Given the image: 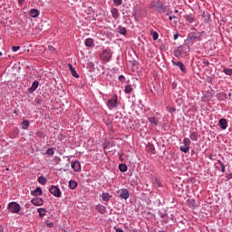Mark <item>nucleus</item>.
<instances>
[{
  "label": "nucleus",
  "mask_w": 232,
  "mask_h": 232,
  "mask_svg": "<svg viewBox=\"0 0 232 232\" xmlns=\"http://www.w3.org/2000/svg\"><path fill=\"white\" fill-rule=\"evenodd\" d=\"M169 111L170 113H173V112L177 111V109H175V108H173V107H170V108H169Z\"/></svg>",
  "instance_id": "obj_41"
},
{
  "label": "nucleus",
  "mask_w": 232,
  "mask_h": 232,
  "mask_svg": "<svg viewBox=\"0 0 232 232\" xmlns=\"http://www.w3.org/2000/svg\"><path fill=\"white\" fill-rule=\"evenodd\" d=\"M38 182L39 184H42V186H44V184L48 182V179L45 177L42 176L38 178Z\"/></svg>",
  "instance_id": "obj_23"
},
{
  "label": "nucleus",
  "mask_w": 232,
  "mask_h": 232,
  "mask_svg": "<svg viewBox=\"0 0 232 232\" xmlns=\"http://www.w3.org/2000/svg\"><path fill=\"white\" fill-rule=\"evenodd\" d=\"M190 139H191V140H198V135L196 132H192L190 134Z\"/></svg>",
  "instance_id": "obj_33"
},
{
  "label": "nucleus",
  "mask_w": 232,
  "mask_h": 232,
  "mask_svg": "<svg viewBox=\"0 0 232 232\" xmlns=\"http://www.w3.org/2000/svg\"><path fill=\"white\" fill-rule=\"evenodd\" d=\"M119 169L122 173H125V171H128V166L126 164L121 163L119 165Z\"/></svg>",
  "instance_id": "obj_22"
},
{
  "label": "nucleus",
  "mask_w": 232,
  "mask_h": 232,
  "mask_svg": "<svg viewBox=\"0 0 232 232\" xmlns=\"http://www.w3.org/2000/svg\"><path fill=\"white\" fill-rule=\"evenodd\" d=\"M19 3H23V0H19Z\"/></svg>",
  "instance_id": "obj_57"
},
{
  "label": "nucleus",
  "mask_w": 232,
  "mask_h": 232,
  "mask_svg": "<svg viewBox=\"0 0 232 232\" xmlns=\"http://www.w3.org/2000/svg\"><path fill=\"white\" fill-rule=\"evenodd\" d=\"M85 46H88V47L93 46V39H92V38H87V39L85 40Z\"/></svg>",
  "instance_id": "obj_27"
},
{
  "label": "nucleus",
  "mask_w": 232,
  "mask_h": 232,
  "mask_svg": "<svg viewBox=\"0 0 232 232\" xmlns=\"http://www.w3.org/2000/svg\"><path fill=\"white\" fill-rule=\"evenodd\" d=\"M126 78L124 77V75H120L119 76V81H124Z\"/></svg>",
  "instance_id": "obj_44"
},
{
  "label": "nucleus",
  "mask_w": 232,
  "mask_h": 232,
  "mask_svg": "<svg viewBox=\"0 0 232 232\" xmlns=\"http://www.w3.org/2000/svg\"><path fill=\"white\" fill-rule=\"evenodd\" d=\"M151 35H152V39H153L154 41H157V39H159V33H157V32H152V33H151Z\"/></svg>",
  "instance_id": "obj_35"
},
{
  "label": "nucleus",
  "mask_w": 232,
  "mask_h": 232,
  "mask_svg": "<svg viewBox=\"0 0 232 232\" xmlns=\"http://www.w3.org/2000/svg\"><path fill=\"white\" fill-rule=\"evenodd\" d=\"M48 48H49V51H50V52H56L55 47H53V46H52V45H49Z\"/></svg>",
  "instance_id": "obj_39"
},
{
  "label": "nucleus",
  "mask_w": 232,
  "mask_h": 232,
  "mask_svg": "<svg viewBox=\"0 0 232 232\" xmlns=\"http://www.w3.org/2000/svg\"><path fill=\"white\" fill-rule=\"evenodd\" d=\"M3 231H4L3 226H0V232H3Z\"/></svg>",
  "instance_id": "obj_52"
},
{
  "label": "nucleus",
  "mask_w": 232,
  "mask_h": 232,
  "mask_svg": "<svg viewBox=\"0 0 232 232\" xmlns=\"http://www.w3.org/2000/svg\"><path fill=\"white\" fill-rule=\"evenodd\" d=\"M47 226H48L49 227H53V223H49V224H47Z\"/></svg>",
  "instance_id": "obj_48"
},
{
  "label": "nucleus",
  "mask_w": 232,
  "mask_h": 232,
  "mask_svg": "<svg viewBox=\"0 0 232 232\" xmlns=\"http://www.w3.org/2000/svg\"><path fill=\"white\" fill-rule=\"evenodd\" d=\"M206 15V12H203V16H205Z\"/></svg>",
  "instance_id": "obj_54"
},
{
  "label": "nucleus",
  "mask_w": 232,
  "mask_h": 232,
  "mask_svg": "<svg viewBox=\"0 0 232 232\" xmlns=\"http://www.w3.org/2000/svg\"><path fill=\"white\" fill-rule=\"evenodd\" d=\"M188 206H193L195 204V200L191 199L188 201Z\"/></svg>",
  "instance_id": "obj_42"
},
{
  "label": "nucleus",
  "mask_w": 232,
  "mask_h": 232,
  "mask_svg": "<svg viewBox=\"0 0 232 232\" xmlns=\"http://www.w3.org/2000/svg\"><path fill=\"white\" fill-rule=\"evenodd\" d=\"M223 72L226 73V75H232V69H224Z\"/></svg>",
  "instance_id": "obj_36"
},
{
  "label": "nucleus",
  "mask_w": 232,
  "mask_h": 232,
  "mask_svg": "<svg viewBox=\"0 0 232 232\" xmlns=\"http://www.w3.org/2000/svg\"><path fill=\"white\" fill-rule=\"evenodd\" d=\"M68 68H69L72 77L79 79V74L77 73V71H75V68H73V65H72V63L68 64Z\"/></svg>",
  "instance_id": "obj_11"
},
{
  "label": "nucleus",
  "mask_w": 232,
  "mask_h": 232,
  "mask_svg": "<svg viewBox=\"0 0 232 232\" xmlns=\"http://www.w3.org/2000/svg\"><path fill=\"white\" fill-rule=\"evenodd\" d=\"M116 232H124V230H122L121 228H116Z\"/></svg>",
  "instance_id": "obj_49"
},
{
  "label": "nucleus",
  "mask_w": 232,
  "mask_h": 232,
  "mask_svg": "<svg viewBox=\"0 0 232 232\" xmlns=\"http://www.w3.org/2000/svg\"><path fill=\"white\" fill-rule=\"evenodd\" d=\"M29 14L31 17H39V10L37 9H31Z\"/></svg>",
  "instance_id": "obj_19"
},
{
  "label": "nucleus",
  "mask_w": 232,
  "mask_h": 232,
  "mask_svg": "<svg viewBox=\"0 0 232 232\" xmlns=\"http://www.w3.org/2000/svg\"><path fill=\"white\" fill-rule=\"evenodd\" d=\"M37 211L40 218H43L46 215V208H38Z\"/></svg>",
  "instance_id": "obj_24"
},
{
  "label": "nucleus",
  "mask_w": 232,
  "mask_h": 232,
  "mask_svg": "<svg viewBox=\"0 0 232 232\" xmlns=\"http://www.w3.org/2000/svg\"><path fill=\"white\" fill-rule=\"evenodd\" d=\"M53 148H50L46 150L45 155H49V157H53Z\"/></svg>",
  "instance_id": "obj_31"
},
{
  "label": "nucleus",
  "mask_w": 232,
  "mask_h": 232,
  "mask_svg": "<svg viewBox=\"0 0 232 232\" xmlns=\"http://www.w3.org/2000/svg\"><path fill=\"white\" fill-rule=\"evenodd\" d=\"M186 20L188 21V23H193L194 19L191 15H187Z\"/></svg>",
  "instance_id": "obj_37"
},
{
  "label": "nucleus",
  "mask_w": 232,
  "mask_h": 232,
  "mask_svg": "<svg viewBox=\"0 0 232 232\" xmlns=\"http://www.w3.org/2000/svg\"><path fill=\"white\" fill-rule=\"evenodd\" d=\"M72 169H74V171H81V162L78 160L72 162L71 164Z\"/></svg>",
  "instance_id": "obj_13"
},
{
  "label": "nucleus",
  "mask_w": 232,
  "mask_h": 232,
  "mask_svg": "<svg viewBox=\"0 0 232 232\" xmlns=\"http://www.w3.org/2000/svg\"><path fill=\"white\" fill-rule=\"evenodd\" d=\"M29 126H30V121L28 120H25L22 122L23 130H28Z\"/></svg>",
  "instance_id": "obj_25"
},
{
  "label": "nucleus",
  "mask_w": 232,
  "mask_h": 232,
  "mask_svg": "<svg viewBox=\"0 0 232 232\" xmlns=\"http://www.w3.org/2000/svg\"><path fill=\"white\" fill-rule=\"evenodd\" d=\"M149 122H150V124H154V126H157L159 124V120H157V118L155 117H150L148 119Z\"/></svg>",
  "instance_id": "obj_21"
},
{
  "label": "nucleus",
  "mask_w": 232,
  "mask_h": 232,
  "mask_svg": "<svg viewBox=\"0 0 232 232\" xmlns=\"http://www.w3.org/2000/svg\"><path fill=\"white\" fill-rule=\"evenodd\" d=\"M218 164H219V166L221 168L222 173H226V166L220 160H218Z\"/></svg>",
  "instance_id": "obj_34"
},
{
  "label": "nucleus",
  "mask_w": 232,
  "mask_h": 232,
  "mask_svg": "<svg viewBox=\"0 0 232 232\" xmlns=\"http://www.w3.org/2000/svg\"><path fill=\"white\" fill-rule=\"evenodd\" d=\"M189 53V45L184 44L174 51L175 57L178 59H184V57H188V53Z\"/></svg>",
  "instance_id": "obj_2"
},
{
  "label": "nucleus",
  "mask_w": 232,
  "mask_h": 232,
  "mask_svg": "<svg viewBox=\"0 0 232 232\" xmlns=\"http://www.w3.org/2000/svg\"><path fill=\"white\" fill-rule=\"evenodd\" d=\"M203 66H209V62L208 61H204L203 62Z\"/></svg>",
  "instance_id": "obj_43"
},
{
  "label": "nucleus",
  "mask_w": 232,
  "mask_h": 232,
  "mask_svg": "<svg viewBox=\"0 0 232 232\" xmlns=\"http://www.w3.org/2000/svg\"><path fill=\"white\" fill-rule=\"evenodd\" d=\"M158 185L160 186H160H162V185H160V183H158Z\"/></svg>",
  "instance_id": "obj_58"
},
{
  "label": "nucleus",
  "mask_w": 232,
  "mask_h": 232,
  "mask_svg": "<svg viewBox=\"0 0 232 232\" xmlns=\"http://www.w3.org/2000/svg\"><path fill=\"white\" fill-rule=\"evenodd\" d=\"M169 21H172L173 19H175V15L169 16Z\"/></svg>",
  "instance_id": "obj_47"
},
{
  "label": "nucleus",
  "mask_w": 232,
  "mask_h": 232,
  "mask_svg": "<svg viewBox=\"0 0 232 232\" xmlns=\"http://www.w3.org/2000/svg\"><path fill=\"white\" fill-rule=\"evenodd\" d=\"M38 104H41L43 102V100H37L36 102Z\"/></svg>",
  "instance_id": "obj_50"
},
{
  "label": "nucleus",
  "mask_w": 232,
  "mask_h": 232,
  "mask_svg": "<svg viewBox=\"0 0 232 232\" xmlns=\"http://www.w3.org/2000/svg\"><path fill=\"white\" fill-rule=\"evenodd\" d=\"M197 39H198V41H201L202 33H198L197 30H194L188 34L187 43H195Z\"/></svg>",
  "instance_id": "obj_3"
},
{
  "label": "nucleus",
  "mask_w": 232,
  "mask_h": 232,
  "mask_svg": "<svg viewBox=\"0 0 232 232\" xmlns=\"http://www.w3.org/2000/svg\"><path fill=\"white\" fill-rule=\"evenodd\" d=\"M108 104H109V108H117L118 106L117 96H115V98L109 100Z\"/></svg>",
  "instance_id": "obj_12"
},
{
  "label": "nucleus",
  "mask_w": 232,
  "mask_h": 232,
  "mask_svg": "<svg viewBox=\"0 0 232 232\" xmlns=\"http://www.w3.org/2000/svg\"><path fill=\"white\" fill-rule=\"evenodd\" d=\"M0 209H1V206H0Z\"/></svg>",
  "instance_id": "obj_62"
},
{
  "label": "nucleus",
  "mask_w": 232,
  "mask_h": 232,
  "mask_svg": "<svg viewBox=\"0 0 232 232\" xmlns=\"http://www.w3.org/2000/svg\"><path fill=\"white\" fill-rule=\"evenodd\" d=\"M152 8H155L157 12L160 14H164L165 15H169L171 14V11H169V8H168L167 5H164V4L161 1H153L151 3Z\"/></svg>",
  "instance_id": "obj_1"
},
{
  "label": "nucleus",
  "mask_w": 232,
  "mask_h": 232,
  "mask_svg": "<svg viewBox=\"0 0 232 232\" xmlns=\"http://www.w3.org/2000/svg\"><path fill=\"white\" fill-rule=\"evenodd\" d=\"M120 198L128 200V198H130V191L126 188L121 189V194H120Z\"/></svg>",
  "instance_id": "obj_8"
},
{
  "label": "nucleus",
  "mask_w": 232,
  "mask_h": 232,
  "mask_svg": "<svg viewBox=\"0 0 232 232\" xmlns=\"http://www.w3.org/2000/svg\"><path fill=\"white\" fill-rule=\"evenodd\" d=\"M118 32H119V34H121V35H126V29H125V27H121V26H120L119 28H118Z\"/></svg>",
  "instance_id": "obj_29"
},
{
  "label": "nucleus",
  "mask_w": 232,
  "mask_h": 232,
  "mask_svg": "<svg viewBox=\"0 0 232 232\" xmlns=\"http://www.w3.org/2000/svg\"><path fill=\"white\" fill-rule=\"evenodd\" d=\"M146 150L149 153H152V154H155V146H153V144L151 143H149L147 146H146Z\"/></svg>",
  "instance_id": "obj_16"
},
{
  "label": "nucleus",
  "mask_w": 232,
  "mask_h": 232,
  "mask_svg": "<svg viewBox=\"0 0 232 232\" xmlns=\"http://www.w3.org/2000/svg\"><path fill=\"white\" fill-rule=\"evenodd\" d=\"M49 192L53 195V197H57L58 198H61V189L59 188V187L57 186H51V188H49Z\"/></svg>",
  "instance_id": "obj_5"
},
{
  "label": "nucleus",
  "mask_w": 232,
  "mask_h": 232,
  "mask_svg": "<svg viewBox=\"0 0 232 232\" xmlns=\"http://www.w3.org/2000/svg\"><path fill=\"white\" fill-rule=\"evenodd\" d=\"M218 124L221 127V130H226L227 128V120L221 119V120H219Z\"/></svg>",
  "instance_id": "obj_14"
},
{
  "label": "nucleus",
  "mask_w": 232,
  "mask_h": 232,
  "mask_svg": "<svg viewBox=\"0 0 232 232\" xmlns=\"http://www.w3.org/2000/svg\"><path fill=\"white\" fill-rule=\"evenodd\" d=\"M180 151H182L183 153H188L189 151V147L184 145V146H181L179 148Z\"/></svg>",
  "instance_id": "obj_28"
},
{
  "label": "nucleus",
  "mask_w": 232,
  "mask_h": 232,
  "mask_svg": "<svg viewBox=\"0 0 232 232\" xmlns=\"http://www.w3.org/2000/svg\"><path fill=\"white\" fill-rule=\"evenodd\" d=\"M19 3H23V0H19Z\"/></svg>",
  "instance_id": "obj_56"
},
{
  "label": "nucleus",
  "mask_w": 232,
  "mask_h": 232,
  "mask_svg": "<svg viewBox=\"0 0 232 232\" xmlns=\"http://www.w3.org/2000/svg\"><path fill=\"white\" fill-rule=\"evenodd\" d=\"M20 48H21V46H13V47H12V50H13L14 52H17V50H20Z\"/></svg>",
  "instance_id": "obj_40"
},
{
  "label": "nucleus",
  "mask_w": 232,
  "mask_h": 232,
  "mask_svg": "<svg viewBox=\"0 0 232 232\" xmlns=\"http://www.w3.org/2000/svg\"><path fill=\"white\" fill-rule=\"evenodd\" d=\"M183 144H184V146L189 147L191 144V140H189V138H185L183 140Z\"/></svg>",
  "instance_id": "obj_32"
},
{
  "label": "nucleus",
  "mask_w": 232,
  "mask_h": 232,
  "mask_svg": "<svg viewBox=\"0 0 232 232\" xmlns=\"http://www.w3.org/2000/svg\"><path fill=\"white\" fill-rule=\"evenodd\" d=\"M8 209L11 213H19L21 211V205L17 202H11L8 204Z\"/></svg>",
  "instance_id": "obj_4"
},
{
  "label": "nucleus",
  "mask_w": 232,
  "mask_h": 232,
  "mask_svg": "<svg viewBox=\"0 0 232 232\" xmlns=\"http://www.w3.org/2000/svg\"><path fill=\"white\" fill-rule=\"evenodd\" d=\"M69 188L70 189H76L77 188V183L75 180H70L69 181Z\"/></svg>",
  "instance_id": "obj_26"
},
{
  "label": "nucleus",
  "mask_w": 232,
  "mask_h": 232,
  "mask_svg": "<svg viewBox=\"0 0 232 232\" xmlns=\"http://www.w3.org/2000/svg\"><path fill=\"white\" fill-rule=\"evenodd\" d=\"M111 12L113 19H119V9L112 8Z\"/></svg>",
  "instance_id": "obj_18"
},
{
  "label": "nucleus",
  "mask_w": 232,
  "mask_h": 232,
  "mask_svg": "<svg viewBox=\"0 0 232 232\" xmlns=\"http://www.w3.org/2000/svg\"><path fill=\"white\" fill-rule=\"evenodd\" d=\"M0 55H3V53L0 52Z\"/></svg>",
  "instance_id": "obj_61"
},
{
  "label": "nucleus",
  "mask_w": 232,
  "mask_h": 232,
  "mask_svg": "<svg viewBox=\"0 0 232 232\" xmlns=\"http://www.w3.org/2000/svg\"><path fill=\"white\" fill-rule=\"evenodd\" d=\"M173 88H175L177 86V84H175V82L172 83Z\"/></svg>",
  "instance_id": "obj_53"
},
{
  "label": "nucleus",
  "mask_w": 232,
  "mask_h": 232,
  "mask_svg": "<svg viewBox=\"0 0 232 232\" xmlns=\"http://www.w3.org/2000/svg\"><path fill=\"white\" fill-rule=\"evenodd\" d=\"M114 5L121 6V5H122V0H114Z\"/></svg>",
  "instance_id": "obj_38"
},
{
  "label": "nucleus",
  "mask_w": 232,
  "mask_h": 232,
  "mask_svg": "<svg viewBox=\"0 0 232 232\" xmlns=\"http://www.w3.org/2000/svg\"><path fill=\"white\" fill-rule=\"evenodd\" d=\"M39 88V81H34L32 86L28 89V93H34Z\"/></svg>",
  "instance_id": "obj_9"
},
{
  "label": "nucleus",
  "mask_w": 232,
  "mask_h": 232,
  "mask_svg": "<svg viewBox=\"0 0 232 232\" xmlns=\"http://www.w3.org/2000/svg\"><path fill=\"white\" fill-rule=\"evenodd\" d=\"M31 202L34 206H43L44 204V201L41 198H33Z\"/></svg>",
  "instance_id": "obj_10"
},
{
  "label": "nucleus",
  "mask_w": 232,
  "mask_h": 232,
  "mask_svg": "<svg viewBox=\"0 0 232 232\" xmlns=\"http://www.w3.org/2000/svg\"><path fill=\"white\" fill-rule=\"evenodd\" d=\"M107 126H111V123H108Z\"/></svg>",
  "instance_id": "obj_59"
},
{
  "label": "nucleus",
  "mask_w": 232,
  "mask_h": 232,
  "mask_svg": "<svg viewBox=\"0 0 232 232\" xmlns=\"http://www.w3.org/2000/svg\"><path fill=\"white\" fill-rule=\"evenodd\" d=\"M228 97H231V92L228 93Z\"/></svg>",
  "instance_id": "obj_55"
},
{
  "label": "nucleus",
  "mask_w": 232,
  "mask_h": 232,
  "mask_svg": "<svg viewBox=\"0 0 232 232\" xmlns=\"http://www.w3.org/2000/svg\"><path fill=\"white\" fill-rule=\"evenodd\" d=\"M205 23H209V15L208 14H207V17L205 18Z\"/></svg>",
  "instance_id": "obj_45"
},
{
  "label": "nucleus",
  "mask_w": 232,
  "mask_h": 232,
  "mask_svg": "<svg viewBox=\"0 0 232 232\" xmlns=\"http://www.w3.org/2000/svg\"><path fill=\"white\" fill-rule=\"evenodd\" d=\"M179 34H174V40L175 41H177V39H179Z\"/></svg>",
  "instance_id": "obj_46"
},
{
  "label": "nucleus",
  "mask_w": 232,
  "mask_h": 232,
  "mask_svg": "<svg viewBox=\"0 0 232 232\" xmlns=\"http://www.w3.org/2000/svg\"><path fill=\"white\" fill-rule=\"evenodd\" d=\"M172 63L174 64V66H178V68H179V70L183 73H187L188 72V70H186V65H184V63H182V62L172 61Z\"/></svg>",
  "instance_id": "obj_7"
},
{
  "label": "nucleus",
  "mask_w": 232,
  "mask_h": 232,
  "mask_svg": "<svg viewBox=\"0 0 232 232\" xmlns=\"http://www.w3.org/2000/svg\"><path fill=\"white\" fill-rule=\"evenodd\" d=\"M96 210L98 211V213H102V215H104V213H106V207L102 205H98L96 207Z\"/></svg>",
  "instance_id": "obj_17"
},
{
  "label": "nucleus",
  "mask_w": 232,
  "mask_h": 232,
  "mask_svg": "<svg viewBox=\"0 0 232 232\" xmlns=\"http://www.w3.org/2000/svg\"><path fill=\"white\" fill-rule=\"evenodd\" d=\"M178 12H179L178 10L175 11L176 14H177Z\"/></svg>",
  "instance_id": "obj_60"
},
{
  "label": "nucleus",
  "mask_w": 232,
  "mask_h": 232,
  "mask_svg": "<svg viewBox=\"0 0 232 232\" xmlns=\"http://www.w3.org/2000/svg\"><path fill=\"white\" fill-rule=\"evenodd\" d=\"M101 57L103 61H110V59H111V51L110 49L103 50Z\"/></svg>",
  "instance_id": "obj_6"
},
{
  "label": "nucleus",
  "mask_w": 232,
  "mask_h": 232,
  "mask_svg": "<svg viewBox=\"0 0 232 232\" xmlns=\"http://www.w3.org/2000/svg\"><path fill=\"white\" fill-rule=\"evenodd\" d=\"M32 195H34L35 197H40V195H43V189H41L40 187H37L34 190L31 192Z\"/></svg>",
  "instance_id": "obj_15"
},
{
  "label": "nucleus",
  "mask_w": 232,
  "mask_h": 232,
  "mask_svg": "<svg viewBox=\"0 0 232 232\" xmlns=\"http://www.w3.org/2000/svg\"><path fill=\"white\" fill-rule=\"evenodd\" d=\"M102 198L104 200V202H109L110 198H111V196H110L109 193H102Z\"/></svg>",
  "instance_id": "obj_20"
},
{
  "label": "nucleus",
  "mask_w": 232,
  "mask_h": 232,
  "mask_svg": "<svg viewBox=\"0 0 232 232\" xmlns=\"http://www.w3.org/2000/svg\"><path fill=\"white\" fill-rule=\"evenodd\" d=\"M161 218H164L166 217V214H160Z\"/></svg>",
  "instance_id": "obj_51"
},
{
  "label": "nucleus",
  "mask_w": 232,
  "mask_h": 232,
  "mask_svg": "<svg viewBox=\"0 0 232 232\" xmlns=\"http://www.w3.org/2000/svg\"><path fill=\"white\" fill-rule=\"evenodd\" d=\"M131 92H133V87L130 84L127 85L125 87V93H131Z\"/></svg>",
  "instance_id": "obj_30"
}]
</instances>
